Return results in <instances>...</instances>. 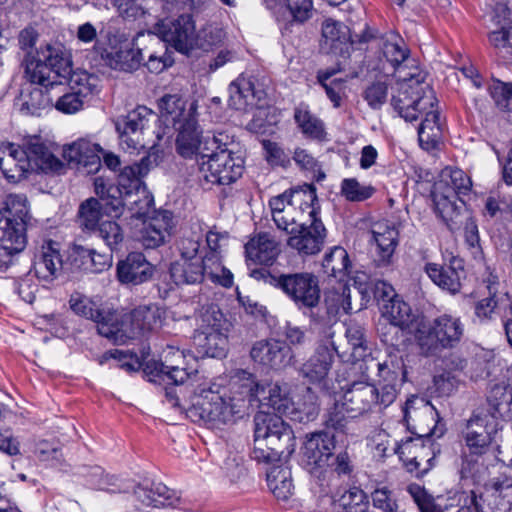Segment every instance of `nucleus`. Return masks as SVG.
<instances>
[{"instance_id":"nucleus-1","label":"nucleus","mask_w":512,"mask_h":512,"mask_svg":"<svg viewBox=\"0 0 512 512\" xmlns=\"http://www.w3.org/2000/svg\"><path fill=\"white\" fill-rule=\"evenodd\" d=\"M242 376L231 382L229 388L208 380L200 382L193 391L190 406L185 409L186 416L212 428L242 416L248 407L249 395L258 396L260 389L264 392V388L254 384L252 374L243 371Z\"/></svg>"},{"instance_id":"nucleus-2","label":"nucleus","mask_w":512,"mask_h":512,"mask_svg":"<svg viewBox=\"0 0 512 512\" xmlns=\"http://www.w3.org/2000/svg\"><path fill=\"white\" fill-rule=\"evenodd\" d=\"M394 109L405 121H415L423 117L418 128V140L426 151L435 149L442 141L444 122L438 102L429 84L420 85L409 93V86L403 83L398 94L391 99Z\"/></svg>"},{"instance_id":"nucleus-3","label":"nucleus","mask_w":512,"mask_h":512,"mask_svg":"<svg viewBox=\"0 0 512 512\" xmlns=\"http://www.w3.org/2000/svg\"><path fill=\"white\" fill-rule=\"evenodd\" d=\"M159 109L162 119L171 123L178 131L175 146L177 153L186 159L208 156L212 148H220L218 137H203L196 119L197 106L187 103L178 95H165L160 99Z\"/></svg>"},{"instance_id":"nucleus-4","label":"nucleus","mask_w":512,"mask_h":512,"mask_svg":"<svg viewBox=\"0 0 512 512\" xmlns=\"http://www.w3.org/2000/svg\"><path fill=\"white\" fill-rule=\"evenodd\" d=\"M149 165L150 159L145 156L139 162L125 166L119 173V184L124 192L113 202V213H126L131 228H137L138 221L151 217L155 212L153 196L142 181Z\"/></svg>"},{"instance_id":"nucleus-5","label":"nucleus","mask_w":512,"mask_h":512,"mask_svg":"<svg viewBox=\"0 0 512 512\" xmlns=\"http://www.w3.org/2000/svg\"><path fill=\"white\" fill-rule=\"evenodd\" d=\"M254 424L252 457L257 462L272 464L293 454L296 448L294 433L279 415L259 411Z\"/></svg>"},{"instance_id":"nucleus-6","label":"nucleus","mask_w":512,"mask_h":512,"mask_svg":"<svg viewBox=\"0 0 512 512\" xmlns=\"http://www.w3.org/2000/svg\"><path fill=\"white\" fill-rule=\"evenodd\" d=\"M269 206L277 228L288 234L306 225L318 216L320 210L316 188L312 184H303L271 198Z\"/></svg>"},{"instance_id":"nucleus-7","label":"nucleus","mask_w":512,"mask_h":512,"mask_svg":"<svg viewBox=\"0 0 512 512\" xmlns=\"http://www.w3.org/2000/svg\"><path fill=\"white\" fill-rule=\"evenodd\" d=\"M471 189L470 177L458 168L446 167L435 182L432 190L435 212L449 230L460 228L464 205L461 196L468 195Z\"/></svg>"},{"instance_id":"nucleus-8","label":"nucleus","mask_w":512,"mask_h":512,"mask_svg":"<svg viewBox=\"0 0 512 512\" xmlns=\"http://www.w3.org/2000/svg\"><path fill=\"white\" fill-rule=\"evenodd\" d=\"M232 323L217 306L201 313L200 323L193 335V345L201 357L223 358L228 351V335Z\"/></svg>"},{"instance_id":"nucleus-9","label":"nucleus","mask_w":512,"mask_h":512,"mask_svg":"<svg viewBox=\"0 0 512 512\" xmlns=\"http://www.w3.org/2000/svg\"><path fill=\"white\" fill-rule=\"evenodd\" d=\"M463 333L464 324L459 317L442 314L431 322H420L415 331V340L423 354L434 355L458 344Z\"/></svg>"},{"instance_id":"nucleus-10","label":"nucleus","mask_w":512,"mask_h":512,"mask_svg":"<svg viewBox=\"0 0 512 512\" xmlns=\"http://www.w3.org/2000/svg\"><path fill=\"white\" fill-rule=\"evenodd\" d=\"M146 370L161 380L175 385H183L200 380L196 358L185 350L167 345L159 355L158 361L147 364Z\"/></svg>"},{"instance_id":"nucleus-11","label":"nucleus","mask_w":512,"mask_h":512,"mask_svg":"<svg viewBox=\"0 0 512 512\" xmlns=\"http://www.w3.org/2000/svg\"><path fill=\"white\" fill-rule=\"evenodd\" d=\"M382 54L394 71L395 81L391 85V99L398 94L399 87L405 83L409 86V93L420 85H426L425 73L417 66L416 61L410 57V51L402 38L391 35L385 39Z\"/></svg>"},{"instance_id":"nucleus-12","label":"nucleus","mask_w":512,"mask_h":512,"mask_svg":"<svg viewBox=\"0 0 512 512\" xmlns=\"http://www.w3.org/2000/svg\"><path fill=\"white\" fill-rule=\"evenodd\" d=\"M212 149L211 154L198 160V178L206 184L229 185L244 172L243 157L229 149Z\"/></svg>"},{"instance_id":"nucleus-13","label":"nucleus","mask_w":512,"mask_h":512,"mask_svg":"<svg viewBox=\"0 0 512 512\" xmlns=\"http://www.w3.org/2000/svg\"><path fill=\"white\" fill-rule=\"evenodd\" d=\"M495 431L496 423L485 413V410L473 413L462 432L463 456L467 462H476L479 457L489 451Z\"/></svg>"},{"instance_id":"nucleus-14","label":"nucleus","mask_w":512,"mask_h":512,"mask_svg":"<svg viewBox=\"0 0 512 512\" xmlns=\"http://www.w3.org/2000/svg\"><path fill=\"white\" fill-rule=\"evenodd\" d=\"M367 366L377 370L376 389L380 393L383 408L390 406L397 398L400 388L406 379L405 364L401 356L389 354L383 361L370 359Z\"/></svg>"},{"instance_id":"nucleus-15","label":"nucleus","mask_w":512,"mask_h":512,"mask_svg":"<svg viewBox=\"0 0 512 512\" xmlns=\"http://www.w3.org/2000/svg\"><path fill=\"white\" fill-rule=\"evenodd\" d=\"M280 288L298 307L314 308L321 297L319 280L310 272L281 274L274 278Z\"/></svg>"},{"instance_id":"nucleus-16","label":"nucleus","mask_w":512,"mask_h":512,"mask_svg":"<svg viewBox=\"0 0 512 512\" xmlns=\"http://www.w3.org/2000/svg\"><path fill=\"white\" fill-rule=\"evenodd\" d=\"M163 312L156 305H142L135 308L118 322V331L114 336L108 337L113 341H123V338H137L145 336L161 328Z\"/></svg>"},{"instance_id":"nucleus-17","label":"nucleus","mask_w":512,"mask_h":512,"mask_svg":"<svg viewBox=\"0 0 512 512\" xmlns=\"http://www.w3.org/2000/svg\"><path fill=\"white\" fill-rule=\"evenodd\" d=\"M175 221L171 212L157 211L149 218L138 221V227L132 228L135 239L144 248L155 249L165 244L173 234Z\"/></svg>"},{"instance_id":"nucleus-18","label":"nucleus","mask_w":512,"mask_h":512,"mask_svg":"<svg viewBox=\"0 0 512 512\" xmlns=\"http://www.w3.org/2000/svg\"><path fill=\"white\" fill-rule=\"evenodd\" d=\"M155 29L164 42L181 53L187 54L195 48L197 34L190 15H181L174 20H162Z\"/></svg>"},{"instance_id":"nucleus-19","label":"nucleus","mask_w":512,"mask_h":512,"mask_svg":"<svg viewBox=\"0 0 512 512\" xmlns=\"http://www.w3.org/2000/svg\"><path fill=\"white\" fill-rule=\"evenodd\" d=\"M152 117L153 112L150 109L138 106L127 115L117 118L115 127L123 148L137 150L145 147L143 133Z\"/></svg>"},{"instance_id":"nucleus-20","label":"nucleus","mask_w":512,"mask_h":512,"mask_svg":"<svg viewBox=\"0 0 512 512\" xmlns=\"http://www.w3.org/2000/svg\"><path fill=\"white\" fill-rule=\"evenodd\" d=\"M407 428L418 436L434 434L438 419L435 407L423 397L411 396L403 407Z\"/></svg>"},{"instance_id":"nucleus-21","label":"nucleus","mask_w":512,"mask_h":512,"mask_svg":"<svg viewBox=\"0 0 512 512\" xmlns=\"http://www.w3.org/2000/svg\"><path fill=\"white\" fill-rule=\"evenodd\" d=\"M335 449L334 437L326 432L307 434L302 447L303 461L311 474L330 466Z\"/></svg>"},{"instance_id":"nucleus-22","label":"nucleus","mask_w":512,"mask_h":512,"mask_svg":"<svg viewBox=\"0 0 512 512\" xmlns=\"http://www.w3.org/2000/svg\"><path fill=\"white\" fill-rule=\"evenodd\" d=\"M487 413L492 421H512V367H506L501 379L491 383L487 394Z\"/></svg>"},{"instance_id":"nucleus-23","label":"nucleus","mask_w":512,"mask_h":512,"mask_svg":"<svg viewBox=\"0 0 512 512\" xmlns=\"http://www.w3.org/2000/svg\"><path fill=\"white\" fill-rule=\"evenodd\" d=\"M342 408L351 417H358L369 412L373 407H383L376 386L366 381H354L341 397Z\"/></svg>"},{"instance_id":"nucleus-24","label":"nucleus","mask_w":512,"mask_h":512,"mask_svg":"<svg viewBox=\"0 0 512 512\" xmlns=\"http://www.w3.org/2000/svg\"><path fill=\"white\" fill-rule=\"evenodd\" d=\"M69 304L76 314L93 320L102 336L108 338L117 333L118 315L116 312L100 310L92 300L78 292L71 295Z\"/></svg>"},{"instance_id":"nucleus-25","label":"nucleus","mask_w":512,"mask_h":512,"mask_svg":"<svg viewBox=\"0 0 512 512\" xmlns=\"http://www.w3.org/2000/svg\"><path fill=\"white\" fill-rule=\"evenodd\" d=\"M325 238L326 229L318 216H315L290 234L287 245L300 255H315L321 251Z\"/></svg>"},{"instance_id":"nucleus-26","label":"nucleus","mask_w":512,"mask_h":512,"mask_svg":"<svg viewBox=\"0 0 512 512\" xmlns=\"http://www.w3.org/2000/svg\"><path fill=\"white\" fill-rule=\"evenodd\" d=\"M338 354L337 347L331 338L319 344L314 355L301 367V374L309 382L325 386L331 370L334 354Z\"/></svg>"},{"instance_id":"nucleus-27","label":"nucleus","mask_w":512,"mask_h":512,"mask_svg":"<svg viewBox=\"0 0 512 512\" xmlns=\"http://www.w3.org/2000/svg\"><path fill=\"white\" fill-rule=\"evenodd\" d=\"M382 319L384 322L379 324L378 330L385 337L384 342L393 345L394 336L389 337L384 330L387 328L389 331L394 330L395 335H397L400 330L410 326L413 322V314L410 306L406 302L397 296H392L382 306Z\"/></svg>"},{"instance_id":"nucleus-28","label":"nucleus","mask_w":512,"mask_h":512,"mask_svg":"<svg viewBox=\"0 0 512 512\" xmlns=\"http://www.w3.org/2000/svg\"><path fill=\"white\" fill-rule=\"evenodd\" d=\"M103 148L88 138H79L63 147L62 156L70 164L82 166L88 173H94L101 167Z\"/></svg>"},{"instance_id":"nucleus-29","label":"nucleus","mask_w":512,"mask_h":512,"mask_svg":"<svg viewBox=\"0 0 512 512\" xmlns=\"http://www.w3.org/2000/svg\"><path fill=\"white\" fill-rule=\"evenodd\" d=\"M250 356L256 364L275 370L287 366L291 361L285 343L272 338L256 341L251 347Z\"/></svg>"},{"instance_id":"nucleus-30","label":"nucleus","mask_w":512,"mask_h":512,"mask_svg":"<svg viewBox=\"0 0 512 512\" xmlns=\"http://www.w3.org/2000/svg\"><path fill=\"white\" fill-rule=\"evenodd\" d=\"M100 56L110 68L125 72L138 69L143 60L141 50L127 40L111 44L109 49L101 51Z\"/></svg>"},{"instance_id":"nucleus-31","label":"nucleus","mask_w":512,"mask_h":512,"mask_svg":"<svg viewBox=\"0 0 512 512\" xmlns=\"http://www.w3.org/2000/svg\"><path fill=\"white\" fill-rule=\"evenodd\" d=\"M0 170L10 182H18L30 170V160L26 148L13 143L0 145Z\"/></svg>"},{"instance_id":"nucleus-32","label":"nucleus","mask_w":512,"mask_h":512,"mask_svg":"<svg viewBox=\"0 0 512 512\" xmlns=\"http://www.w3.org/2000/svg\"><path fill=\"white\" fill-rule=\"evenodd\" d=\"M154 266L140 252H132L117 264V278L123 284L139 285L149 281Z\"/></svg>"},{"instance_id":"nucleus-33","label":"nucleus","mask_w":512,"mask_h":512,"mask_svg":"<svg viewBox=\"0 0 512 512\" xmlns=\"http://www.w3.org/2000/svg\"><path fill=\"white\" fill-rule=\"evenodd\" d=\"M24 147L30 160V169L33 166L43 172H59L63 169V162L56 156L54 147L41 140L40 137H29Z\"/></svg>"},{"instance_id":"nucleus-34","label":"nucleus","mask_w":512,"mask_h":512,"mask_svg":"<svg viewBox=\"0 0 512 512\" xmlns=\"http://www.w3.org/2000/svg\"><path fill=\"white\" fill-rule=\"evenodd\" d=\"M280 252V243L267 232L256 234L245 245L246 259L254 264L272 265Z\"/></svg>"},{"instance_id":"nucleus-35","label":"nucleus","mask_w":512,"mask_h":512,"mask_svg":"<svg viewBox=\"0 0 512 512\" xmlns=\"http://www.w3.org/2000/svg\"><path fill=\"white\" fill-rule=\"evenodd\" d=\"M37 55L47 64L54 78L60 81L58 85L69 78L72 71L71 54L61 43L42 46L37 51Z\"/></svg>"},{"instance_id":"nucleus-36","label":"nucleus","mask_w":512,"mask_h":512,"mask_svg":"<svg viewBox=\"0 0 512 512\" xmlns=\"http://www.w3.org/2000/svg\"><path fill=\"white\" fill-rule=\"evenodd\" d=\"M33 269L39 280L52 282L58 278L63 269L59 243L51 240L46 242L34 261Z\"/></svg>"},{"instance_id":"nucleus-37","label":"nucleus","mask_w":512,"mask_h":512,"mask_svg":"<svg viewBox=\"0 0 512 512\" xmlns=\"http://www.w3.org/2000/svg\"><path fill=\"white\" fill-rule=\"evenodd\" d=\"M255 385L264 388V392L260 390L259 395H249L248 402L257 400L265 405L272 407L276 412L284 415L292 414L294 410V402L289 397L287 386H281L278 383L260 384L255 381Z\"/></svg>"},{"instance_id":"nucleus-38","label":"nucleus","mask_w":512,"mask_h":512,"mask_svg":"<svg viewBox=\"0 0 512 512\" xmlns=\"http://www.w3.org/2000/svg\"><path fill=\"white\" fill-rule=\"evenodd\" d=\"M26 226L23 221L0 212V248L10 255L22 251L26 245Z\"/></svg>"},{"instance_id":"nucleus-39","label":"nucleus","mask_w":512,"mask_h":512,"mask_svg":"<svg viewBox=\"0 0 512 512\" xmlns=\"http://www.w3.org/2000/svg\"><path fill=\"white\" fill-rule=\"evenodd\" d=\"M71 257L80 269L91 273L103 272L112 265V254L99 253L82 245L73 246Z\"/></svg>"},{"instance_id":"nucleus-40","label":"nucleus","mask_w":512,"mask_h":512,"mask_svg":"<svg viewBox=\"0 0 512 512\" xmlns=\"http://www.w3.org/2000/svg\"><path fill=\"white\" fill-rule=\"evenodd\" d=\"M322 36L325 44L334 53H348L353 43L349 27L333 19H327L323 22Z\"/></svg>"},{"instance_id":"nucleus-41","label":"nucleus","mask_w":512,"mask_h":512,"mask_svg":"<svg viewBox=\"0 0 512 512\" xmlns=\"http://www.w3.org/2000/svg\"><path fill=\"white\" fill-rule=\"evenodd\" d=\"M453 261V265L442 267L435 263H428L425 271L429 278L443 290H447L451 294H456L461 289V267Z\"/></svg>"},{"instance_id":"nucleus-42","label":"nucleus","mask_w":512,"mask_h":512,"mask_svg":"<svg viewBox=\"0 0 512 512\" xmlns=\"http://www.w3.org/2000/svg\"><path fill=\"white\" fill-rule=\"evenodd\" d=\"M135 495L144 505L154 507H175L180 502L177 493L163 483H156L151 489L137 487Z\"/></svg>"},{"instance_id":"nucleus-43","label":"nucleus","mask_w":512,"mask_h":512,"mask_svg":"<svg viewBox=\"0 0 512 512\" xmlns=\"http://www.w3.org/2000/svg\"><path fill=\"white\" fill-rule=\"evenodd\" d=\"M204 256L194 260L180 259L171 264L170 274L177 284H196L204 280Z\"/></svg>"},{"instance_id":"nucleus-44","label":"nucleus","mask_w":512,"mask_h":512,"mask_svg":"<svg viewBox=\"0 0 512 512\" xmlns=\"http://www.w3.org/2000/svg\"><path fill=\"white\" fill-rule=\"evenodd\" d=\"M230 105L242 110L249 104H253L255 98H261V91L255 89L254 81L250 77L240 75L229 86Z\"/></svg>"},{"instance_id":"nucleus-45","label":"nucleus","mask_w":512,"mask_h":512,"mask_svg":"<svg viewBox=\"0 0 512 512\" xmlns=\"http://www.w3.org/2000/svg\"><path fill=\"white\" fill-rule=\"evenodd\" d=\"M373 239L378 247V255L382 261H388L398 244V230L387 222H377L372 230Z\"/></svg>"},{"instance_id":"nucleus-46","label":"nucleus","mask_w":512,"mask_h":512,"mask_svg":"<svg viewBox=\"0 0 512 512\" xmlns=\"http://www.w3.org/2000/svg\"><path fill=\"white\" fill-rule=\"evenodd\" d=\"M511 5L512 0H505V3L499 2L496 5L494 20L501 25V28L493 30L488 36L490 44L495 48H510L512 50V25L508 28L505 26V21L510 15L509 6Z\"/></svg>"},{"instance_id":"nucleus-47","label":"nucleus","mask_w":512,"mask_h":512,"mask_svg":"<svg viewBox=\"0 0 512 512\" xmlns=\"http://www.w3.org/2000/svg\"><path fill=\"white\" fill-rule=\"evenodd\" d=\"M322 267L324 273L330 277H334L342 282L349 273L351 262L347 251L335 246L324 256Z\"/></svg>"},{"instance_id":"nucleus-48","label":"nucleus","mask_w":512,"mask_h":512,"mask_svg":"<svg viewBox=\"0 0 512 512\" xmlns=\"http://www.w3.org/2000/svg\"><path fill=\"white\" fill-rule=\"evenodd\" d=\"M24 67L25 78L29 82L46 88L58 85L59 81L54 78L47 68V64H45L38 55L34 56L28 52L24 59Z\"/></svg>"},{"instance_id":"nucleus-49","label":"nucleus","mask_w":512,"mask_h":512,"mask_svg":"<svg viewBox=\"0 0 512 512\" xmlns=\"http://www.w3.org/2000/svg\"><path fill=\"white\" fill-rule=\"evenodd\" d=\"M294 120L304 135L318 140L325 138L323 122L310 111L308 105L301 103L295 108Z\"/></svg>"},{"instance_id":"nucleus-50","label":"nucleus","mask_w":512,"mask_h":512,"mask_svg":"<svg viewBox=\"0 0 512 512\" xmlns=\"http://www.w3.org/2000/svg\"><path fill=\"white\" fill-rule=\"evenodd\" d=\"M268 487L280 500H287L293 492L291 471L287 467L274 466L267 472Z\"/></svg>"},{"instance_id":"nucleus-51","label":"nucleus","mask_w":512,"mask_h":512,"mask_svg":"<svg viewBox=\"0 0 512 512\" xmlns=\"http://www.w3.org/2000/svg\"><path fill=\"white\" fill-rule=\"evenodd\" d=\"M204 279L208 278L211 282L219 284L225 288L233 285V274L225 268L219 254H204Z\"/></svg>"},{"instance_id":"nucleus-52","label":"nucleus","mask_w":512,"mask_h":512,"mask_svg":"<svg viewBox=\"0 0 512 512\" xmlns=\"http://www.w3.org/2000/svg\"><path fill=\"white\" fill-rule=\"evenodd\" d=\"M350 298V288L346 284L339 282L337 287L329 289L325 295L328 314L334 317L348 314L352 309Z\"/></svg>"},{"instance_id":"nucleus-53","label":"nucleus","mask_w":512,"mask_h":512,"mask_svg":"<svg viewBox=\"0 0 512 512\" xmlns=\"http://www.w3.org/2000/svg\"><path fill=\"white\" fill-rule=\"evenodd\" d=\"M376 192L371 184L360 182L355 177L344 178L340 183V196L352 203L364 202L370 199Z\"/></svg>"},{"instance_id":"nucleus-54","label":"nucleus","mask_w":512,"mask_h":512,"mask_svg":"<svg viewBox=\"0 0 512 512\" xmlns=\"http://www.w3.org/2000/svg\"><path fill=\"white\" fill-rule=\"evenodd\" d=\"M509 297L505 294L494 292L487 298L479 300L475 304V316L480 322H486L501 315L502 308L508 305Z\"/></svg>"},{"instance_id":"nucleus-55","label":"nucleus","mask_w":512,"mask_h":512,"mask_svg":"<svg viewBox=\"0 0 512 512\" xmlns=\"http://www.w3.org/2000/svg\"><path fill=\"white\" fill-rule=\"evenodd\" d=\"M423 437L424 436H419L416 439L408 438L400 443L393 440V453L399 456L400 460L403 461L409 471L412 467V463L416 461L418 453L423 450V444L426 441Z\"/></svg>"},{"instance_id":"nucleus-56","label":"nucleus","mask_w":512,"mask_h":512,"mask_svg":"<svg viewBox=\"0 0 512 512\" xmlns=\"http://www.w3.org/2000/svg\"><path fill=\"white\" fill-rule=\"evenodd\" d=\"M70 89L84 101L99 91L98 78L86 72L73 73L69 76Z\"/></svg>"},{"instance_id":"nucleus-57","label":"nucleus","mask_w":512,"mask_h":512,"mask_svg":"<svg viewBox=\"0 0 512 512\" xmlns=\"http://www.w3.org/2000/svg\"><path fill=\"white\" fill-rule=\"evenodd\" d=\"M337 502L345 512H366L369 506L365 492L358 487L345 490Z\"/></svg>"},{"instance_id":"nucleus-58","label":"nucleus","mask_w":512,"mask_h":512,"mask_svg":"<svg viewBox=\"0 0 512 512\" xmlns=\"http://www.w3.org/2000/svg\"><path fill=\"white\" fill-rule=\"evenodd\" d=\"M332 75L333 73L327 71L320 72L318 74V80L333 106L338 108L341 106L342 100L346 96V81L343 79H333L329 81Z\"/></svg>"},{"instance_id":"nucleus-59","label":"nucleus","mask_w":512,"mask_h":512,"mask_svg":"<svg viewBox=\"0 0 512 512\" xmlns=\"http://www.w3.org/2000/svg\"><path fill=\"white\" fill-rule=\"evenodd\" d=\"M102 205L95 198L84 201L79 208L80 226L87 230H93L99 223Z\"/></svg>"},{"instance_id":"nucleus-60","label":"nucleus","mask_w":512,"mask_h":512,"mask_svg":"<svg viewBox=\"0 0 512 512\" xmlns=\"http://www.w3.org/2000/svg\"><path fill=\"white\" fill-rule=\"evenodd\" d=\"M33 454L40 462L49 466H57L62 459V452L57 443L40 440L35 443Z\"/></svg>"},{"instance_id":"nucleus-61","label":"nucleus","mask_w":512,"mask_h":512,"mask_svg":"<svg viewBox=\"0 0 512 512\" xmlns=\"http://www.w3.org/2000/svg\"><path fill=\"white\" fill-rule=\"evenodd\" d=\"M5 208L1 212L6 214V217H12L23 221L27 225L29 218L27 198L23 194H9L5 199Z\"/></svg>"},{"instance_id":"nucleus-62","label":"nucleus","mask_w":512,"mask_h":512,"mask_svg":"<svg viewBox=\"0 0 512 512\" xmlns=\"http://www.w3.org/2000/svg\"><path fill=\"white\" fill-rule=\"evenodd\" d=\"M95 193L104 202L103 205L110 212H113V202L118 200L124 192L119 184V177L117 178V185H107L105 180L101 177H97L94 180Z\"/></svg>"},{"instance_id":"nucleus-63","label":"nucleus","mask_w":512,"mask_h":512,"mask_svg":"<svg viewBox=\"0 0 512 512\" xmlns=\"http://www.w3.org/2000/svg\"><path fill=\"white\" fill-rule=\"evenodd\" d=\"M283 334L286 340L285 346L289 349L291 359L295 351L305 348L311 342L307 330L298 326L287 325Z\"/></svg>"},{"instance_id":"nucleus-64","label":"nucleus","mask_w":512,"mask_h":512,"mask_svg":"<svg viewBox=\"0 0 512 512\" xmlns=\"http://www.w3.org/2000/svg\"><path fill=\"white\" fill-rule=\"evenodd\" d=\"M196 38L197 42L195 43V47L209 51L222 44L225 33L217 26L208 25L197 33Z\"/></svg>"}]
</instances>
